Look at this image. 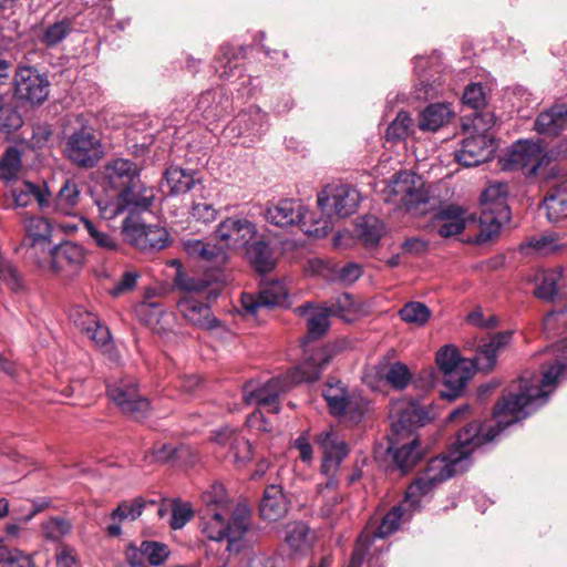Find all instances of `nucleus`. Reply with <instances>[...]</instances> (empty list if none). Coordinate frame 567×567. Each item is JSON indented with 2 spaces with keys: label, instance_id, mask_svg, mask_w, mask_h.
<instances>
[{
  "label": "nucleus",
  "instance_id": "obj_42",
  "mask_svg": "<svg viewBox=\"0 0 567 567\" xmlns=\"http://www.w3.org/2000/svg\"><path fill=\"white\" fill-rule=\"evenodd\" d=\"M72 31V20L64 18L48 25L40 37V42L48 48H54L60 44Z\"/></svg>",
  "mask_w": 567,
  "mask_h": 567
},
{
  "label": "nucleus",
  "instance_id": "obj_20",
  "mask_svg": "<svg viewBox=\"0 0 567 567\" xmlns=\"http://www.w3.org/2000/svg\"><path fill=\"white\" fill-rule=\"evenodd\" d=\"M49 269L61 278L76 276L85 260L84 248L73 241H63L51 249Z\"/></svg>",
  "mask_w": 567,
  "mask_h": 567
},
{
  "label": "nucleus",
  "instance_id": "obj_22",
  "mask_svg": "<svg viewBox=\"0 0 567 567\" xmlns=\"http://www.w3.org/2000/svg\"><path fill=\"white\" fill-rule=\"evenodd\" d=\"M288 293L279 281L266 284L257 295L243 292L241 306L246 315L257 316L260 310L286 307Z\"/></svg>",
  "mask_w": 567,
  "mask_h": 567
},
{
  "label": "nucleus",
  "instance_id": "obj_64",
  "mask_svg": "<svg viewBox=\"0 0 567 567\" xmlns=\"http://www.w3.org/2000/svg\"><path fill=\"white\" fill-rule=\"evenodd\" d=\"M56 567H75L78 563L74 548L70 546H61L56 551Z\"/></svg>",
  "mask_w": 567,
  "mask_h": 567
},
{
  "label": "nucleus",
  "instance_id": "obj_23",
  "mask_svg": "<svg viewBox=\"0 0 567 567\" xmlns=\"http://www.w3.org/2000/svg\"><path fill=\"white\" fill-rule=\"evenodd\" d=\"M214 441L219 446L227 449L226 457L237 467L245 466L252 458L250 442L229 426L220 427L214 432Z\"/></svg>",
  "mask_w": 567,
  "mask_h": 567
},
{
  "label": "nucleus",
  "instance_id": "obj_43",
  "mask_svg": "<svg viewBox=\"0 0 567 567\" xmlns=\"http://www.w3.org/2000/svg\"><path fill=\"white\" fill-rule=\"evenodd\" d=\"M73 529L70 519L62 516H52L42 523V533L47 540L60 542Z\"/></svg>",
  "mask_w": 567,
  "mask_h": 567
},
{
  "label": "nucleus",
  "instance_id": "obj_3",
  "mask_svg": "<svg viewBox=\"0 0 567 567\" xmlns=\"http://www.w3.org/2000/svg\"><path fill=\"white\" fill-rule=\"evenodd\" d=\"M337 351L336 346L322 347L313 351L299 365L288 370L286 375L271 378L261 384L252 380L246 382L243 386L245 403L259 408V411L251 415L250 421L254 423L257 419L264 420L261 410L274 414L279 413V395L292 385L318 380Z\"/></svg>",
  "mask_w": 567,
  "mask_h": 567
},
{
  "label": "nucleus",
  "instance_id": "obj_61",
  "mask_svg": "<svg viewBox=\"0 0 567 567\" xmlns=\"http://www.w3.org/2000/svg\"><path fill=\"white\" fill-rule=\"evenodd\" d=\"M217 209L207 203H194L190 215L198 221L204 224L213 223L217 218Z\"/></svg>",
  "mask_w": 567,
  "mask_h": 567
},
{
  "label": "nucleus",
  "instance_id": "obj_63",
  "mask_svg": "<svg viewBox=\"0 0 567 567\" xmlns=\"http://www.w3.org/2000/svg\"><path fill=\"white\" fill-rule=\"evenodd\" d=\"M138 316L146 319H161L164 316L162 303L157 301H143L136 307Z\"/></svg>",
  "mask_w": 567,
  "mask_h": 567
},
{
  "label": "nucleus",
  "instance_id": "obj_33",
  "mask_svg": "<svg viewBox=\"0 0 567 567\" xmlns=\"http://www.w3.org/2000/svg\"><path fill=\"white\" fill-rule=\"evenodd\" d=\"M198 182L196 172L171 166L164 173L162 188L167 187L168 195H179L190 190Z\"/></svg>",
  "mask_w": 567,
  "mask_h": 567
},
{
  "label": "nucleus",
  "instance_id": "obj_41",
  "mask_svg": "<svg viewBox=\"0 0 567 567\" xmlns=\"http://www.w3.org/2000/svg\"><path fill=\"white\" fill-rule=\"evenodd\" d=\"M79 199L80 189L78 184L73 181H66L55 197V210L64 215H70L78 205Z\"/></svg>",
  "mask_w": 567,
  "mask_h": 567
},
{
  "label": "nucleus",
  "instance_id": "obj_54",
  "mask_svg": "<svg viewBox=\"0 0 567 567\" xmlns=\"http://www.w3.org/2000/svg\"><path fill=\"white\" fill-rule=\"evenodd\" d=\"M0 280L12 291L22 289V278L17 267L2 258H0Z\"/></svg>",
  "mask_w": 567,
  "mask_h": 567
},
{
  "label": "nucleus",
  "instance_id": "obj_5",
  "mask_svg": "<svg viewBox=\"0 0 567 567\" xmlns=\"http://www.w3.org/2000/svg\"><path fill=\"white\" fill-rule=\"evenodd\" d=\"M315 443L322 453L320 473L327 477L324 484L318 485V493L322 497V515L329 516L334 505L342 501L337 493L339 486L338 472L341 463L349 455L350 447L346 440L334 430L321 431L315 437Z\"/></svg>",
  "mask_w": 567,
  "mask_h": 567
},
{
  "label": "nucleus",
  "instance_id": "obj_4",
  "mask_svg": "<svg viewBox=\"0 0 567 567\" xmlns=\"http://www.w3.org/2000/svg\"><path fill=\"white\" fill-rule=\"evenodd\" d=\"M512 337L511 330L491 336L487 342L478 347L472 359H462L458 350L451 344L441 348L436 353V363L446 388L441 391V396L453 401L460 396L474 372H489L497 362L498 352L511 342Z\"/></svg>",
  "mask_w": 567,
  "mask_h": 567
},
{
  "label": "nucleus",
  "instance_id": "obj_12",
  "mask_svg": "<svg viewBox=\"0 0 567 567\" xmlns=\"http://www.w3.org/2000/svg\"><path fill=\"white\" fill-rule=\"evenodd\" d=\"M64 152L73 165L93 168L103 158L104 146L93 127L82 126L66 138Z\"/></svg>",
  "mask_w": 567,
  "mask_h": 567
},
{
  "label": "nucleus",
  "instance_id": "obj_13",
  "mask_svg": "<svg viewBox=\"0 0 567 567\" xmlns=\"http://www.w3.org/2000/svg\"><path fill=\"white\" fill-rule=\"evenodd\" d=\"M545 146L542 140L518 141L513 146L503 168L507 171H522L526 176H534L540 168L549 165L554 158V151L544 153Z\"/></svg>",
  "mask_w": 567,
  "mask_h": 567
},
{
  "label": "nucleus",
  "instance_id": "obj_21",
  "mask_svg": "<svg viewBox=\"0 0 567 567\" xmlns=\"http://www.w3.org/2000/svg\"><path fill=\"white\" fill-rule=\"evenodd\" d=\"M496 150L492 134H477L464 138L454 152L455 161L464 167H474L493 158Z\"/></svg>",
  "mask_w": 567,
  "mask_h": 567
},
{
  "label": "nucleus",
  "instance_id": "obj_6",
  "mask_svg": "<svg viewBox=\"0 0 567 567\" xmlns=\"http://www.w3.org/2000/svg\"><path fill=\"white\" fill-rule=\"evenodd\" d=\"M250 526L249 515L245 511H236L229 517L228 509L217 502L208 504L202 511L200 528L207 538L215 542L227 540V550L239 553L243 537Z\"/></svg>",
  "mask_w": 567,
  "mask_h": 567
},
{
  "label": "nucleus",
  "instance_id": "obj_37",
  "mask_svg": "<svg viewBox=\"0 0 567 567\" xmlns=\"http://www.w3.org/2000/svg\"><path fill=\"white\" fill-rule=\"evenodd\" d=\"M227 109L228 97L208 90L199 95L195 110L207 121H218L227 114Z\"/></svg>",
  "mask_w": 567,
  "mask_h": 567
},
{
  "label": "nucleus",
  "instance_id": "obj_36",
  "mask_svg": "<svg viewBox=\"0 0 567 567\" xmlns=\"http://www.w3.org/2000/svg\"><path fill=\"white\" fill-rule=\"evenodd\" d=\"M547 219L557 224L567 217V188L564 183L554 185L544 199Z\"/></svg>",
  "mask_w": 567,
  "mask_h": 567
},
{
  "label": "nucleus",
  "instance_id": "obj_53",
  "mask_svg": "<svg viewBox=\"0 0 567 567\" xmlns=\"http://www.w3.org/2000/svg\"><path fill=\"white\" fill-rule=\"evenodd\" d=\"M464 105L478 111L486 105L484 87L480 83L468 84L462 96Z\"/></svg>",
  "mask_w": 567,
  "mask_h": 567
},
{
  "label": "nucleus",
  "instance_id": "obj_9",
  "mask_svg": "<svg viewBox=\"0 0 567 567\" xmlns=\"http://www.w3.org/2000/svg\"><path fill=\"white\" fill-rule=\"evenodd\" d=\"M265 218L278 227L298 225L306 235L316 238H323L332 230L329 218L316 220L308 226V210L303 208L300 202L295 199H281L276 205L268 207L265 212Z\"/></svg>",
  "mask_w": 567,
  "mask_h": 567
},
{
  "label": "nucleus",
  "instance_id": "obj_48",
  "mask_svg": "<svg viewBox=\"0 0 567 567\" xmlns=\"http://www.w3.org/2000/svg\"><path fill=\"white\" fill-rule=\"evenodd\" d=\"M385 381L395 390H404L412 380L406 364L395 362L391 364L384 375Z\"/></svg>",
  "mask_w": 567,
  "mask_h": 567
},
{
  "label": "nucleus",
  "instance_id": "obj_51",
  "mask_svg": "<svg viewBox=\"0 0 567 567\" xmlns=\"http://www.w3.org/2000/svg\"><path fill=\"white\" fill-rule=\"evenodd\" d=\"M141 546L145 558L153 566H159L169 556L168 547L165 544L153 540H143Z\"/></svg>",
  "mask_w": 567,
  "mask_h": 567
},
{
  "label": "nucleus",
  "instance_id": "obj_16",
  "mask_svg": "<svg viewBox=\"0 0 567 567\" xmlns=\"http://www.w3.org/2000/svg\"><path fill=\"white\" fill-rule=\"evenodd\" d=\"M361 197L359 190L349 184L328 185L318 195V205L329 217H348L355 213Z\"/></svg>",
  "mask_w": 567,
  "mask_h": 567
},
{
  "label": "nucleus",
  "instance_id": "obj_8",
  "mask_svg": "<svg viewBox=\"0 0 567 567\" xmlns=\"http://www.w3.org/2000/svg\"><path fill=\"white\" fill-rule=\"evenodd\" d=\"M420 502H408V491L404 499L393 506L383 517L381 523L373 527L369 524L359 535L353 549L352 561L362 563L369 555L370 548L375 539H384L394 534L400 528V523L410 520L414 513L421 511Z\"/></svg>",
  "mask_w": 567,
  "mask_h": 567
},
{
  "label": "nucleus",
  "instance_id": "obj_19",
  "mask_svg": "<svg viewBox=\"0 0 567 567\" xmlns=\"http://www.w3.org/2000/svg\"><path fill=\"white\" fill-rule=\"evenodd\" d=\"M50 82L33 66H19L14 75V94L32 105H41L49 95Z\"/></svg>",
  "mask_w": 567,
  "mask_h": 567
},
{
  "label": "nucleus",
  "instance_id": "obj_52",
  "mask_svg": "<svg viewBox=\"0 0 567 567\" xmlns=\"http://www.w3.org/2000/svg\"><path fill=\"white\" fill-rule=\"evenodd\" d=\"M83 329L87 338L94 341L97 346H107L111 341V332L104 321H83Z\"/></svg>",
  "mask_w": 567,
  "mask_h": 567
},
{
  "label": "nucleus",
  "instance_id": "obj_18",
  "mask_svg": "<svg viewBox=\"0 0 567 567\" xmlns=\"http://www.w3.org/2000/svg\"><path fill=\"white\" fill-rule=\"evenodd\" d=\"M215 240L224 250L245 249L257 237V228L247 218L227 217L215 229Z\"/></svg>",
  "mask_w": 567,
  "mask_h": 567
},
{
  "label": "nucleus",
  "instance_id": "obj_1",
  "mask_svg": "<svg viewBox=\"0 0 567 567\" xmlns=\"http://www.w3.org/2000/svg\"><path fill=\"white\" fill-rule=\"evenodd\" d=\"M540 374L525 371L493 411L495 424L472 422L461 429L446 454L430 458L425 470L408 486V502L422 504L439 484L463 473L477 449L493 442L503 431L545 405L567 369V342L559 340L544 351Z\"/></svg>",
  "mask_w": 567,
  "mask_h": 567
},
{
  "label": "nucleus",
  "instance_id": "obj_7",
  "mask_svg": "<svg viewBox=\"0 0 567 567\" xmlns=\"http://www.w3.org/2000/svg\"><path fill=\"white\" fill-rule=\"evenodd\" d=\"M508 184L497 182L488 185L481 195V230L476 235L477 244H485L498 235L501 227L511 219L507 205Z\"/></svg>",
  "mask_w": 567,
  "mask_h": 567
},
{
  "label": "nucleus",
  "instance_id": "obj_38",
  "mask_svg": "<svg viewBox=\"0 0 567 567\" xmlns=\"http://www.w3.org/2000/svg\"><path fill=\"white\" fill-rule=\"evenodd\" d=\"M452 114L444 103L430 104L420 113L417 126L421 131L436 132L450 122Z\"/></svg>",
  "mask_w": 567,
  "mask_h": 567
},
{
  "label": "nucleus",
  "instance_id": "obj_56",
  "mask_svg": "<svg viewBox=\"0 0 567 567\" xmlns=\"http://www.w3.org/2000/svg\"><path fill=\"white\" fill-rule=\"evenodd\" d=\"M193 517V509L186 503L174 502L172 507L171 527L173 529L183 528Z\"/></svg>",
  "mask_w": 567,
  "mask_h": 567
},
{
  "label": "nucleus",
  "instance_id": "obj_14",
  "mask_svg": "<svg viewBox=\"0 0 567 567\" xmlns=\"http://www.w3.org/2000/svg\"><path fill=\"white\" fill-rule=\"evenodd\" d=\"M389 416L391 419L392 433L390 437L404 439L416 429L424 426L430 420V414L419 401L399 400L392 403Z\"/></svg>",
  "mask_w": 567,
  "mask_h": 567
},
{
  "label": "nucleus",
  "instance_id": "obj_49",
  "mask_svg": "<svg viewBox=\"0 0 567 567\" xmlns=\"http://www.w3.org/2000/svg\"><path fill=\"white\" fill-rule=\"evenodd\" d=\"M0 567H35L31 555L18 548L0 550Z\"/></svg>",
  "mask_w": 567,
  "mask_h": 567
},
{
  "label": "nucleus",
  "instance_id": "obj_46",
  "mask_svg": "<svg viewBox=\"0 0 567 567\" xmlns=\"http://www.w3.org/2000/svg\"><path fill=\"white\" fill-rule=\"evenodd\" d=\"M412 118L408 112H399L396 117L389 124L385 131V138L390 142H399L409 135Z\"/></svg>",
  "mask_w": 567,
  "mask_h": 567
},
{
  "label": "nucleus",
  "instance_id": "obj_27",
  "mask_svg": "<svg viewBox=\"0 0 567 567\" xmlns=\"http://www.w3.org/2000/svg\"><path fill=\"white\" fill-rule=\"evenodd\" d=\"M353 306L352 297L343 293L336 302L330 305H319L313 302H306L295 309L298 317L305 319H330L332 317H340L343 312H350Z\"/></svg>",
  "mask_w": 567,
  "mask_h": 567
},
{
  "label": "nucleus",
  "instance_id": "obj_59",
  "mask_svg": "<svg viewBox=\"0 0 567 567\" xmlns=\"http://www.w3.org/2000/svg\"><path fill=\"white\" fill-rule=\"evenodd\" d=\"M22 249H25L24 257L30 261L34 262L39 268H45L50 266L51 256L49 254H51V245L48 246L45 252H42L41 248L34 249V255H32L31 252L30 245H22L21 243L20 246L16 249V251L19 252Z\"/></svg>",
  "mask_w": 567,
  "mask_h": 567
},
{
  "label": "nucleus",
  "instance_id": "obj_31",
  "mask_svg": "<svg viewBox=\"0 0 567 567\" xmlns=\"http://www.w3.org/2000/svg\"><path fill=\"white\" fill-rule=\"evenodd\" d=\"M289 508V502L281 486L271 484L265 488L259 512L262 519L277 522L282 518Z\"/></svg>",
  "mask_w": 567,
  "mask_h": 567
},
{
  "label": "nucleus",
  "instance_id": "obj_55",
  "mask_svg": "<svg viewBox=\"0 0 567 567\" xmlns=\"http://www.w3.org/2000/svg\"><path fill=\"white\" fill-rule=\"evenodd\" d=\"M400 319H430L432 311L420 301H410L399 310Z\"/></svg>",
  "mask_w": 567,
  "mask_h": 567
},
{
  "label": "nucleus",
  "instance_id": "obj_15",
  "mask_svg": "<svg viewBox=\"0 0 567 567\" xmlns=\"http://www.w3.org/2000/svg\"><path fill=\"white\" fill-rule=\"evenodd\" d=\"M390 194L399 197L402 207L410 214L423 215L427 212L430 200L423 184H416L415 175L399 172L389 185Z\"/></svg>",
  "mask_w": 567,
  "mask_h": 567
},
{
  "label": "nucleus",
  "instance_id": "obj_39",
  "mask_svg": "<svg viewBox=\"0 0 567 567\" xmlns=\"http://www.w3.org/2000/svg\"><path fill=\"white\" fill-rule=\"evenodd\" d=\"M355 234L367 249H374L384 234V226L379 218L368 215L355 225Z\"/></svg>",
  "mask_w": 567,
  "mask_h": 567
},
{
  "label": "nucleus",
  "instance_id": "obj_17",
  "mask_svg": "<svg viewBox=\"0 0 567 567\" xmlns=\"http://www.w3.org/2000/svg\"><path fill=\"white\" fill-rule=\"evenodd\" d=\"M123 234L126 241L145 254L161 251L172 244V237L167 229L158 225L128 224L125 220Z\"/></svg>",
  "mask_w": 567,
  "mask_h": 567
},
{
  "label": "nucleus",
  "instance_id": "obj_26",
  "mask_svg": "<svg viewBox=\"0 0 567 567\" xmlns=\"http://www.w3.org/2000/svg\"><path fill=\"white\" fill-rule=\"evenodd\" d=\"M147 502L144 497L137 496L133 499L121 501L110 513L111 523L105 527L110 537L122 535V523L136 520L144 512Z\"/></svg>",
  "mask_w": 567,
  "mask_h": 567
},
{
  "label": "nucleus",
  "instance_id": "obj_2",
  "mask_svg": "<svg viewBox=\"0 0 567 567\" xmlns=\"http://www.w3.org/2000/svg\"><path fill=\"white\" fill-rule=\"evenodd\" d=\"M141 173L142 166L130 158H112L104 165L101 186L106 195L94 198L104 218H112L124 210L146 212L153 206L154 188L143 183Z\"/></svg>",
  "mask_w": 567,
  "mask_h": 567
},
{
  "label": "nucleus",
  "instance_id": "obj_60",
  "mask_svg": "<svg viewBox=\"0 0 567 567\" xmlns=\"http://www.w3.org/2000/svg\"><path fill=\"white\" fill-rule=\"evenodd\" d=\"M308 334L303 338L301 342V347L303 349V352L306 353L308 351L307 347L308 344L324 336L329 328H330V321H308Z\"/></svg>",
  "mask_w": 567,
  "mask_h": 567
},
{
  "label": "nucleus",
  "instance_id": "obj_50",
  "mask_svg": "<svg viewBox=\"0 0 567 567\" xmlns=\"http://www.w3.org/2000/svg\"><path fill=\"white\" fill-rule=\"evenodd\" d=\"M559 274L548 271L542 275L540 282L536 286L534 295L544 301H553L557 295V281Z\"/></svg>",
  "mask_w": 567,
  "mask_h": 567
},
{
  "label": "nucleus",
  "instance_id": "obj_29",
  "mask_svg": "<svg viewBox=\"0 0 567 567\" xmlns=\"http://www.w3.org/2000/svg\"><path fill=\"white\" fill-rule=\"evenodd\" d=\"M567 127V104H554L540 112L535 122L534 130L548 137L558 136Z\"/></svg>",
  "mask_w": 567,
  "mask_h": 567
},
{
  "label": "nucleus",
  "instance_id": "obj_62",
  "mask_svg": "<svg viewBox=\"0 0 567 567\" xmlns=\"http://www.w3.org/2000/svg\"><path fill=\"white\" fill-rule=\"evenodd\" d=\"M24 189L32 196V200H37L40 208H44L49 205L50 192L45 184L37 185L34 183L24 181Z\"/></svg>",
  "mask_w": 567,
  "mask_h": 567
},
{
  "label": "nucleus",
  "instance_id": "obj_30",
  "mask_svg": "<svg viewBox=\"0 0 567 567\" xmlns=\"http://www.w3.org/2000/svg\"><path fill=\"white\" fill-rule=\"evenodd\" d=\"M329 411L334 416H342L347 413L359 411V403L349 395L346 386L339 380L328 382L322 391Z\"/></svg>",
  "mask_w": 567,
  "mask_h": 567
},
{
  "label": "nucleus",
  "instance_id": "obj_44",
  "mask_svg": "<svg viewBox=\"0 0 567 567\" xmlns=\"http://www.w3.org/2000/svg\"><path fill=\"white\" fill-rule=\"evenodd\" d=\"M22 166L21 153L14 146H9L0 157V179L16 178Z\"/></svg>",
  "mask_w": 567,
  "mask_h": 567
},
{
  "label": "nucleus",
  "instance_id": "obj_25",
  "mask_svg": "<svg viewBox=\"0 0 567 567\" xmlns=\"http://www.w3.org/2000/svg\"><path fill=\"white\" fill-rule=\"evenodd\" d=\"M400 440V437H389L386 452L391 455L396 468L405 474L422 460L423 449L417 437L402 444Z\"/></svg>",
  "mask_w": 567,
  "mask_h": 567
},
{
  "label": "nucleus",
  "instance_id": "obj_24",
  "mask_svg": "<svg viewBox=\"0 0 567 567\" xmlns=\"http://www.w3.org/2000/svg\"><path fill=\"white\" fill-rule=\"evenodd\" d=\"M246 58V48L223 44L215 58V72L225 81L239 79L244 75L241 61Z\"/></svg>",
  "mask_w": 567,
  "mask_h": 567
},
{
  "label": "nucleus",
  "instance_id": "obj_35",
  "mask_svg": "<svg viewBox=\"0 0 567 567\" xmlns=\"http://www.w3.org/2000/svg\"><path fill=\"white\" fill-rule=\"evenodd\" d=\"M245 249L250 265L258 274H268L275 269L272 249L262 237L254 240Z\"/></svg>",
  "mask_w": 567,
  "mask_h": 567
},
{
  "label": "nucleus",
  "instance_id": "obj_57",
  "mask_svg": "<svg viewBox=\"0 0 567 567\" xmlns=\"http://www.w3.org/2000/svg\"><path fill=\"white\" fill-rule=\"evenodd\" d=\"M178 449L172 444H159L145 453V458L150 463H166L173 460Z\"/></svg>",
  "mask_w": 567,
  "mask_h": 567
},
{
  "label": "nucleus",
  "instance_id": "obj_45",
  "mask_svg": "<svg viewBox=\"0 0 567 567\" xmlns=\"http://www.w3.org/2000/svg\"><path fill=\"white\" fill-rule=\"evenodd\" d=\"M83 228L87 233L90 241L101 249L115 251L118 248L116 240L107 233L99 229V227L89 218H82Z\"/></svg>",
  "mask_w": 567,
  "mask_h": 567
},
{
  "label": "nucleus",
  "instance_id": "obj_47",
  "mask_svg": "<svg viewBox=\"0 0 567 567\" xmlns=\"http://www.w3.org/2000/svg\"><path fill=\"white\" fill-rule=\"evenodd\" d=\"M23 125V118L18 109L12 104L0 106V132L11 134Z\"/></svg>",
  "mask_w": 567,
  "mask_h": 567
},
{
  "label": "nucleus",
  "instance_id": "obj_10",
  "mask_svg": "<svg viewBox=\"0 0 567 567\" xmlns=\"http://www.w3.org/2000/svg\"><path fill=\"white\" fill-rule=\"evenodd\" d=\"M172 265L176 266V275L174 285L188 292L177 302V309L183 319H216L212 312L210 306L200 299V295L206 292L208 284L200 279L189 276L183 268L181 261L173 260Z\"/></svg>",
  "mask_w": 567,
  "mask_h": 567
},
{
  "label": "nucleus",
  "instance_id": "obj_40",
  "mask_svg": "<svg viewBox=\"0 0 567 567\" xmlns=\"http://www.w3.org/2000/svg\"><path fill=\"white\" fill-rule=\"evenodd\" d=\"M563 245L558 243L556 234L532 237L519 246V250L525 256H548L557 252Z\"/></svg>",
  "mask_w": 567,
  "mask_h": 567
},
{
  "label": "nucleus",
  "instance_id": "obj_32",
  "mask_svg": "<svg viewBox=\"0 0 567 567\" xmlns=\"http://www.w3.org/2000/svg\"><path fill=\"white\" fill-rule=\"evenodd\" d=\"M25 236L22 239V245H30L31 252L34 255V249L41 248L45 252L48 246L51 244L52 226L47 218L30 217L25 220Z\"/></svg>",
  "mask_w": 567,
  "mask_h": 567
},
{
  "label": "nucleus",
  "instance_id": "obj_34",
  "mask_svg": "<svg viewBox=\"0 0 567 567\" xmlns=\"http://www.w3.org/2000/svg\"><path fill=\"white\" fill-rule=\"evenodd\" d=\"M183 246L188 256L216 265L225 264L228 258L227 252L217 241L210 244L199 239H188L183 243Z\"/></svg>",
  "mask_w": 567,
  "mask_h": 567
},
{
  "label": "nucleus",
  "instance_id": "obj_58",
  "mask_svg": "<svg viewBox=\"0 0 567 567\" xmlns=\"http://www.w3.org/2000/svg\"><path fill=\"white\" fill-rule=\"evenodd\" d=\"M138 277L140 276L137 272L125 271L122 275V278L114 285V287L109 290L110 295L114 298H117L132 291L136 286Z\"/></svg>",
  "mask_w": 567,
  "mask_h": 567
},
{
  "label": "nucleus",
  "instance_id": "obj_11",
  "mask_svg": "<svg viewBox=\"0 0 567 567\" xmlns=\"http://www.w3.org/2000/svg\"><path fill=\"white\" fill-rule=\"evenodd\" d=\"M109 399L121 410V412L135 421H143L148 417L151 403L140 392L138 382L133 377H124L106 384Z\"/></svg>",
  "mask_w": 567,
  "mask_h": 567
},
{
  "label": "nucleus",
  "instance_id": "obj_28",
  "mask_svg": "<svg viewBox=\"0 0 567 567\" xmlns=\"http://www.w3.org/2000/svg\"><path fill=\"white\" fill-rule=\"evenodd\" d=\"M465 210L455 204L440 208L433 216V226L441 237L449 238L465 229Z\"/></svg>",
  "mask_w": 567,
  "mask_h": 567
}]
</instances>
